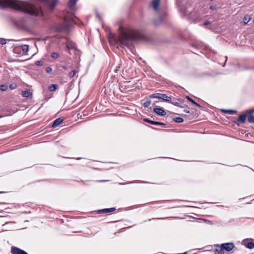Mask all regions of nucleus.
Instances as JSON below:
<instances>
[{
	"mask_svg": "<svg viewBox=\"0 0 254 254\" xmlns=\"http://www.w3.org/2000/svg\"><path fill=\"white\" fill-rule=\"evenodd\" d=\"M57 2L58 0H36L31 3L19 2L14 0H0V8L10 7L30 15L41 16L43 14L42 7L44 5H47L53 9L56 6Z\"/></svg>",
	"mask_w": 254,
	"mask_h": 254,
	"instance_id": "1",
	"label": "nucleus"
},
{
	"mask_svg": "<svg viewBox=\"0 0 254 254\" xmlns=\"http://www.w3.org/2000/svg\"><path fill=\"white\" fill-rule=\"evenodd\" d=\"M123 20L119 22L118 36L117 37L112 36L109 39L110 42L113 41L121 46L129 47L133 42L137 41L143 38V34L141 31L134 29H125L122 25Z\"/></svg>",
	"mask_w": 254,
	"mask_h": 254,
	"instance_id": "2",
	"label": "nucleus"
},
{
	"mask_svg": "<svg viewBox=\"0 0 254 254\" xmlns=\"http://www.w3.org/2000/svg\"><path fill=\"white\" fill-rule=\"evenodd\" d=\"M149 97L150 98L159 99L169 103H170L172 99L171 96H168L165 94L159 93L151 94Z\"/></svg>",
	"mask_w": 254,
	"mask_h": 254,
	"instance_id": "3",
	"label": "nucleus"
},
{
	"mask_svg": "<svg viewBox=\"0 0 254 254\" xmlns=\"http://www.w3.org/2000/svg\"><path fill=\"white\" fill-rule=\"evenodd\" d=\"M221 246L223 250L228 252L231 251L235 247V245L233 243H223Z\"/></svg>",
	"mask_w": 254,
	"mask_h": 254,
	"instance_id": "4",
	"label": "nucleus"
},
{
	"mask_svg": "<svg viewBox=\"0 0 254 254\" xmlns=\"http://www.w3.org/2000/svg\"><path fill=\"white\" fill-rule=\"evenodd\" d=\"M11 253L12 254H28V253L16 247L12 246L11 248Z\"/></svg>",
	"mask_w": 254,
	"mask_h": 254,
	"instance_id": "5",
	"label": "nucleus"
},
{
	"mask_svg": "<svg viewBox=\"0 0 254 254\" xmlns=\"http://www.w3.org/2000/svg\"><path fill=\"white\" fill-rule=\"evenodd\" d=\"M153 111L158 115L161 116H164L166 115V113L164 110L161 108L157 107L153 109Z\"/></svg>",
	"mask_w": 254,
	"mask_h": 254,
	"instance_id": "6",
	"label": "nucleus"
},
{
	"mask_svg": "<svg viewBox=\"0 0 254 254\" xmlns=\"http://www.w3.org/2000/svg\"><path fill=\"white\" fill-rule=\"evenodd\" d=\"M116 210V208L115 207L110 208H104L102 209H100L97 211V213L101 214L102 213H111L114 212Z\"/></svg>",
	"mask_w": 254,
	"mask_h": 254,
	"instance_id": "7",
	"label": "nucleus"
},
{
	"mask_svg": "<svg viewBox=\"0 0 254 254\" xmlns=\"http://www.w3.org/2000/svg\"><path fill=\"white\" fill-rule=\"evenodd\" d=\"M144 121H145V122L148 123H149L150 124L154 125H160V126H162L163 127H165L166 126V124H164V123H161V122L151 121V120H150L149 119H144Z\"/></svg>",
	"mask_w": 254,
	"mask_h": 254,
	"instance_id": "8",
	"label": "nucleus"
},
{
	"mask_svg": "<svg viewBox=\"0 0 254 254\" xmlns=\"http://www.w3.org/2000/svg\"><path fill=\"white\" fill-rule=\"evenodd\" d=\"M160 2V0H152V5L154 10H157L159 5Z\"/></svg>",
	"mask_w": 254,
	"mask_h": 254,
	"instance_id": "9",
	"label": "nucleus"
},
{
	"mask_svg": "<svg viewBox=\"0 0 254 254\" xmlns=\"http://www.w3.org/2000/svg\"><path fill=\"white\" fill-rule=\"evenodd\" d=\"M63 120L62 118H57L53 123L52 127H56L58 126L63 122Z\"/></svg>",
	"mask_w": 254,
	"mask_h": 254,
	"instance_id": "10",
	"label": "nucleus"
},
{
	"mask_svg": "<svg viewBox=\"0 0 254 254\" xmlns=\"http://www.w3.org/2000/svg\"><path fill=\"white\" fill-rule=\"evenodd\" d=\"M217 248L215 251V254H224V250L222 248L221 246H219L218 245H215Z\"/></svg>",
	"mask_w": 254,
	"mask_h": 254,
	"instance_id": "11",
	"label": "nucleus"
},
{
	"mask_svg": "<svg viewBox=\"0 0 254 254\" xmlns=\"http://www.w3.org/2000/svg\"><path fill=\"white\" fill-rule=\"evenodd\" d=\"M246 114L240 115L237 119L238 121L241 122V123H245L246 121Z\"/></svg>",
	"mask_w": 254,
	"mask_h": 254,
	"instance_id": "12",
	"label": "nucleus"
},
{
	"mask_svg": "<svg viewBox=\"0 0 254 254\" xmlns=\"http://www.w3.org/2000/svg\"><path fill=\"white\" fill-rule=\"evenodd\" d=\"M76 45L74 43H68L66 45V47L68 50L74 49L76 48Z\"/></svg>",
	"mask_w": 254,
	"mask_h": 254,
	"instance_id": "13",
	"label": "nucleus"
},
{
	"mask_svg": "<svg viewBox=\"0 0 254 254\" xmlns=\"http://www.w3.org/2000/svg\"><path fill=\"white\" fill-rule=\"evenodd\" d=\"M31 95V93L29 90H24L22 91V95L24 97H29Z\"/></svg>",
	"mask_w": 254,
	"mask_h": 254,
	"instance_id": "14",
	"label": "nucleus"
},
{
	"mask_svg": "<svg viewBox=\"0 0 254 254\" xmlns=\"http://www.w3.org/2000/svg\"><path fill=\"white\" fill-rule=\"evenodd\" d=\"M174 122L177 123H181L184 121V119L181 117H176L173 119Z\"/></svg>",
	"mask_w": 254,
	"mask_h": 254,
	"instance_id": "15",
	"label": "nucleus"
},
{
	"mask_svg": "<svg viewBox=\"0 0 254 254\" xmlns=\"http://www.w3.org/2000/svg\"><path fill=\"white\" fill-rule=\"evenodd\" d=\"M21 49L23 53H27L29 50V46L28 45H23L21 46Z\"/></svg>",
	"mask_w": 254,
	"mask_h": 254,
	"instance_id": "16",
	"label": "nucleus"
},
{
	"mask_svg": "<svg viewBox=\"0 0 254 254\" xmlns=\"http://www.w3.org/2000/svg\"><path fill=\"white\" fill-rule=\"evenodd\" d=\"M58 85L57 84H52L49 86L48 89L50 91H53L57 89Z\"/></svg>",
	"mask_w": 254,
	"mask_h": 254,
	"instance_id": "17",
	"label": "nucleus"
},
{
	"mask_svg": "<svg viewBox=\"0 0 254 254\" xmlns=\"http://www.w3.org/2000/svg\"><path fill=\"white\" fill-rule=\"evenodd\" d=\"M224 113H228L230 115H233L236 113V111L233 110H222Z\"/></svg>",
	"mask_w": 254,
	"mask_h": 254,
	"instance_id": "18",
	"label": "nucleus"
},
{
	"mask_svg": "<svg viewBox=\"0 0 254 254\" xmlns=\"http://www.w3.org/2000/svg\"><path fill=\"white\" fill-rule=\"evenodd\" d=\"M251 17H249L248 16H245L243 18V22L245 24H247L251 20Z\"/></svg>",
	"mask_w": 254,
	"mask_h": 254,
	"instance_id": "19",
	"label": "nucleus"
},
{
	"mask_svg": "<svg viewBox=\"0 0 254 254\" xmlns=\"http://www.w3.org/2000/svg\"><path fill=\"white\" fill-rule=\"evenodd\" d=\"M247 247L249 249H253L254 248V243L252 242H249L247 245Z\"/></svg>",
	"mask_w": 254,
	"mask_h": 254,
	"instance_id": "20",
	"label": "nucleus"
},
{
	"mask_svg": "<svg viewBox=\"0 0 254 254\" xmlns=\"http://www.w3.org/2000/svg\"><path fill=\"white\" fill-rule=\"evenodd\" d=\"M8 86L5 84H2L0 85V89L2 91H5L7 90Z\"/></svg>",
	"mask_w": 254,
	"mask_h": 254,
	"instance_id": "21",
	"label": "nucleus"
},
{
	"mask_svg": "<svg viewBox=\"0 0 254 254\" xmlns=\"http://www.w3.org/2000/svg\"><path fill=\"white\" fill-rule=\"evenodd\" d=\"M77 72V71L75 70H72L71 71H70L69 73H68V77L70 78H72L75 74V73Z\"/></svg>",
	"mask_w": 254,
	"mask_h": 254,
	"instance_id": "22",
	"label": "nucleus"
},
{
	"mask_svg": "<svg viewBox=\"0 0 254 254\" xmlns=\"http://www.w3.org/2000/svg\"><path fill=\"white\" fill-rule=\"evenodd\" d=\"M248 121L249 123H254V116L253 115H249L248 118Z\"/></svg>",
	"mask_w": 254,
	"mask_h": 254,
	"instance_id": "23",
	"label": "nucleus"
},
{
	"mask_svg": "<svg viewBox=\"0 0 254 254\" xmlns=\"http://www.w3.org/2000/svg\"><path fill=\"white\" fill-rule=\"evenodd\" d=\"M51 57L54 59H57L59 57V54L57 52H53L51 54Z\"/></svg>",
	"mask_w": 254,
	"mask_h": 254,
	"instance_id": "24",
	"label": "nucleus"
},
{
	"mask_svg": "<svg viewBox=\"0 0 254 254\" xmlns=\"http://www.w3.org/2000/svg\"><path fill=\"white\" fill-rule=\"evenodd\" d=\"M151 101L150 100L146 101L143 103V107L144 108H147L151 104Z\"/></svg>",
	"mask_w": 254,
	"mask_h": 254,
	"instance_id": "25",
	"label": "nucleus"
},
{
	"mask_svg": "<svg viewBox=\"0 0 254 254\" xmlns=\"http://www.w3.org/2000/svg\"><path fill=\"white\" fill-rule=\"evenodd\" d=\"M76 0H69V5L70 7H73L76 3Z\"/></svg>",
	"mask_w": 254,
	"mask_h": 254,
	"instance_id": "26",
	"label": "nucleus"
},
{
	"mask_svg": "<svg viewBox=\"0 0 254 254\" xmlns=\"http://www.w3.org/2000/svg\"><path fill=\"white\" fill-rule=\"evenodd\" d=\"M35 64L37 66H42L43 65L44 63L42 61H37L35 62Z\"/></svg>",
	"mask_w": 254,
	"mask_h": 254,
	"instance_id": "27",
	"label": "nucleus"
},
{
	"mask_svg": "<svg viewBox=\"0 0 254 254\" xmlns=\"http://www.w3.org/2000/svg\"><path fill=\"white\" fill-rule=\"evenodd\" d=\"M170 103L171 104H172L173 105H174V106H177V107H179L180 108H183V106L180 105L179 104V103L177 102H171Z\"/></svg>",
	"mask_w": 254,
	"mask_h": 254,
	"instance_id": "28",
	"label": "nucleus"
},
{
	"mask_svg": "<svg viewBox=\"0 0 254 254\" xmlns=\"http://www.w3.org/2000/svg\"><path fill=\"white\" fill-rule=\"evenodd\" d=\"M16 87H17V85L16 83H12L9 85V88L11 90H13V89L16 88Z\"/></svg>",
	"mask_w": 254,
	"mask_h": 254,
	"instance_id": "29",
	"label": "nucleus"
},
{
	"mask_svg": "<svg viewBox=\"0 0 254 254\" xmlns=\"http://www.w3.org/2000/svg\"><path fill=\"white\" fill-rule=\"evenodd\" d=\"M6 43V40L5 39H4V38H1L0 39V44L1 45H4Z\"/></svg>",
	"mask_w": 254,
	"mask_h": 254,
	"instance_id": "30",
	"label": "nucleus"
},
{
	"mask_svg": "<svg viewBox=\"0 0 254 254\" xmlns=\"http://www.w3.org/2000/svg\"><path fill=\"white\" fill-rule=\"evenodd\" d=\"M187 99L189 101H190L191 103H192V104H196V102L193 100L191 98H190V97L189 96H187L186 97Z\"/></svg>",
	"mask_w": 254,
	"mask_h": 254,
	"instance_id": "31",
	"label": "nucleus"
},
{
	"mask_svg": "<svg viewBox=\"0 0 254 254\" xmlns=\"http://www.w3.org/2000/svg\"><path fill=\"white\" fill-rule=\"evenodd\" d=\"M46 71L47 73H50L52 71V69L51 67H47L46 68Z\"/></svg>",
	"mask_w": 254,
	"mask_h": 254,
	"instance_id": "32",
	"label": "nucleus"
},
{
	"mask_svg": "<svg viewBox=\"0 0 254 254\" xmlns=\"http://www.w3.org/2000/svg\"><path fill=\"white\" fill-rule=\"evenodd\" d=\"M211 22L209 21H206L204 23V25L206 26L211 24Z\"/></svg>",
	"mask_w": 254,
	"mask_h": 254,
	"instance_id": "33",
	"label": "nucleus"
},
{
	"mask_svg": "<svg viewBox=\"0 0 254 254\" xmlns=\"http://www.w3.org/2000/svg\"><path fill=\"white\" fill-rule=\"evenodd\" d=\"M61 67L64 70H67V67L65 65H63Z\"/></svg>",
	"mask_w": 254,
	"mask_h": 254,
	"instance_id": "34",
	"label": "nucleus"
},
{
	"mask_svg": "<svg viewBox=\"0 0 254 254\" xmlns=\"http://www.w3.org/2000/svg\"><path fill=\"white\" fill-rule=\"evenodd\" d=\"M210 9L212 10H215L216 9V6L215 5H211L210 6Z\"/></svg>",
	"mask_w": 254,
	"mask_h": 254,
	"instance_id": "35",
	"label": "nucleus"
},
{
	"mask_svg": "<svg viewBox=\"0 0 254 254\" xmlns=\"http://www.w3.org/2000/svg\"><path fill=\"white\" fill-rule=\"evenodd\" d=\"M120 66H118L116 68V69H115V72H117L119 70V68Z\"/></svg>",
	"mask_w": 254,
	"mask_h": 254,
	"instance_id": "36",
	"label": "nucleus"
},
{
	"mask_svg": "<svg viewBox=\"0 0 254 254\" xmlns=\"http://www.w3.org/2000/svg\"><path fill=\"white\" fill-rule=\"evenodd\" d=\"M96 15H97V17H98V18L100 20H101V17L100 16L99 14V13H96Z\"/></svg>",
	"mask_w": 254,
	"mask_h": 254,
	"instance_id": "37",
	"label": "nucleus"
},
{
	"mask_svg": "<svg viewBox=\"0 0 254 254\" xmlns=\"http://www.w3.org/2000/svg\"><path fill=\"white\" fill-rule=\"evenodd\" d=\"M194 105H195L196 106H197L199 108L201 107V106L199 104H197V103H196V104H194Z\"/></svg>",
	"mask_w": 254,
	"mask_h": 254,
	"instance_id": "38",
	"label": "nucleus"
},
{
	"mask_svg": "<svg viewBox=\"0 0 254 254\" xmlns=\"http://www.w3.org/2000/svg\"><path fill=\"white\" fill-rule=\"evenodd\" d=\"M184 112L186 113H190V111H188V110H184Z\"/></svg>",
	"mask_w": 254,
	"mask_h": 254,
	"instance_id": "39",
	"label": "nucleus"
},
{
	"mask_svg": "<svg viewBox=\"0 0 254 254\" xmlns=\"http://www.w3.org/2000/svg\"><path fill=\"white\" fill-rule=\"evenodd\" d=\"M187 254V252H185V253H181V254Z\"/></svg>",
	"mask_w": 254,
	"mask_h": 254,
	"instance_id": "40",
	"label": "nucleus"
},
{
	"mask_svg": "<svg viewBox=\"0 0 254 254\" xmlns=\"http://www.w3.org/2000/svg\"><path fill=\"white\" fill-rule=\"evenodd\" d=\"M120 185H125V183H119Z\"/></svg>",
	"mask_w": 254,
	"mask_h": 254,
	"instance_id": "41",
	"label": "nucleus"
},
{
	"mask_svg": "<svg viewBox=\"0 0 254 254\" xmlns=\"http://www.w3.org/2000/svg\"><path fill=\"white\" fill-rule=\"evenodd\" d=\"M179 100L181 102H183V99H179Z\"/></svg>",
	"mask_w": 254,
	"mask_h": 254,
	"instance_id": "42",
	"label": "nucleus"
},
{
	"mask_svg": "<svg viewBox=\"0 0 254 254\" xmlns=\"http://www.w3.org/2000/svg\"><path fill=\"white\" fill-rule=\"evenodd\" d=\"M3 192L0 191V193H2Z\"/></svg>",
	"mask_w": 254,
	"mask_h": 254,
	"instance_id": "43",
	"label": "nucleus"
},
{
	"mask_svg": "<svg viewBox=\"0 0 254 254\" xmlns=\"http://www.w3.org/2000/svg\"><path fill=\"white\" fill-rule=\"evenodd\" d=\"M210 1H212L213 0H210Z\"/></svg>",
	"mask_w": 254,
	"mask_h": 254,
	"instance_id": "44",
	"label": "nucleus"
}]
</instances>
